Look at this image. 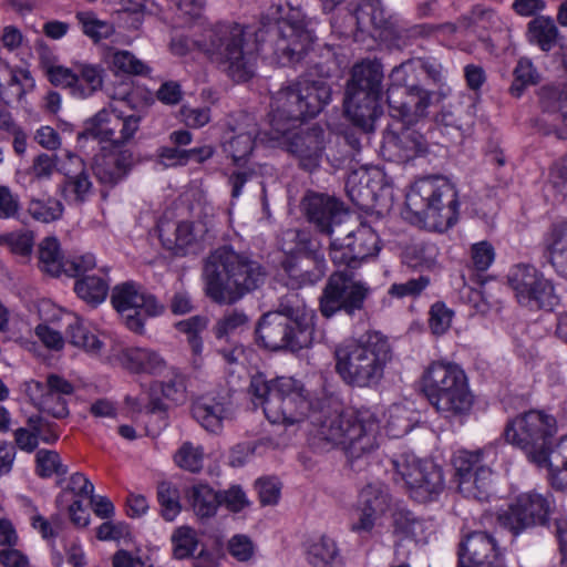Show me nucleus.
<instances>
[{
	"label": "nucleus",
	"mask_w": 567,
	"mask_h": 567,
	"mask_svg": "<svg viewBox=\"0 0 567 567\" xmlns=\"http://www.w3.org/2000/svg\"><path fill=\"white\" fill-rule=\"evenodd\" d=\"M439 255L437 247L427 243H415L409 245L402 255V260L410 268L430 269L436 262Z\"/></svg>",
	"instance_id": "obj_47"
},
{
	"label": "nucleus",
	"mask_w": 567,
	"mask_h": 567,
	"mask_svg": "<svg viewBox=\"0 0 567 567\" xmlns=\"http://www.w3.org/2000/svg\"><path fill=\"white\" fill-rule=\"evenodd\" d=\"M141 117L135 114L124 116L110 106L97 112L86 124L85 134L100 141L110 142L111 147L124 146L137 132Z\"/></svg>",
	"instance_id": "obj_19"
},
{
	"label": "nucleus",
	"mask_w": 567,
	"mask_h": 567,
	"mask_svg": "<svg viewBox=\"0 0 567 567\" xmlns=\"http://www.w3.org/2000/svg\"><path fill=\"white\" fill-rule=\"evenodd\" d=\"M172 542L174 557L177 559L190 557L197 547L196 533L187 526L177 528L172 536Z\"/></svg>",
	"instance_id": "obj_61"
},
{
	"label": "nucleus",
	"mask_w": 567,
	"mask_h": 567,
	"mask_svg": "<svg viewBox=\"0 0 567 567\" xmlns=\"http://www.w3.org/2000/svg\"><path fill=\"white\" fill-rule=\"evenodd\" d=\"M482 451H458L453 460L460 492L477 501H486L492 487V470L482 463Z\"/></svg>",
	"instance_id": "obj_18"
},
{
	"label": "nucleus",
	"mask_w": 567,
	"mask_h": 567,
	"mask_svg": "<svg viewBox=\"0 0 567 567\" xmlns=\"http://www.w3.org/2000/svg\"><path fill=\"white\" fill-rule=\"evenodd\" d=\"M107 272L109 268L102 267L99 269V274L78 278L74 284L78 297L91 306L103 302L110 290Z\"/></svg>",
	"instance_id": "obj_36"
},
{
	"label": "nucleus",
	"mask_w": 567,
	"mask_h": 567,
	"mask_svg": "<svg viewBox=\"0 0 567 567\" xmlns=\"http://www.w3.org/2000/svg\"><path fill=\"white\" fill-rule=\"evenodd\" d=\"M406 126L399 134H391L386 137L385 145L389 148L398 150V156L401 159H410L419 154L426 152V140L416 131L409 130Z\"/></svg>",
	"instance_id": "obj_40"
},
{
	"label": "nucleus",
	"mask_w": 567,
	"mask_h": 567,
	"mask_svg": "<svg viewBox=\"0 0 567 567\" xmlns=\"http://www.w3.org/2000/svg\"><path fill=\"white\" fill-rule=\"evenodd\" d=\"M422 388L444 417L465 415L473 405L465 372L455 363L433 362L423 373Z\"/></svg>",
	"instance_id": "obj_5"
},
{
	"label": "nucleus",
	"mask_w": 567,
	"mask_h": 567,
	"mask_svg": "<svg viewBox=\"0 0 567 567\" xmlns=\"http://www.w3.org/2000/svg\"><path fill=\"white\" fill-rule=\"evenodd\" d=\"M24 393L40 412L54 419H65L70 414L66 398L74 393V385L65 378L50 373L43 382L27 381Z\"/></svg>",
	"instance_id": "obj_16"
},
{
	"label": "nucleus",
	"mask_w": 567,
	"mask_h": 567,
	"mask_svg": "<svg viewBox=\"0 0 567 567\" xmlns=\"http://www.w3.org/2000/svg\"><path fill=\"white\" fill-rule=\"evenodd\" d=\"M274 55L281 65H295L302 61L313 43L312 33L300 23L282 20L271 30Z\"/></svg>",
	"instance_id": "obj_22"
},
{
	"label": "nucleus",
	"mask_w": 567,
	"mask_h": 567,
	"mask_svg": "<svg viewBox=\"0 0 567 567\" xmlns=\"http://www.w3.org/2000/svg\"><path fill=\"white\" fill-rule=\"evenodd\" d=\"M133 153L121 147H106L93 158L92 171L97 182L105 187H114L131 171Z\"/></svg>",
	"instance_id": "obj_25"
},
{
	"label": "nucleus",
	"mask_w": 567,
	"mask_h": 567,
	"mask_svg": "<svg viewBox=\"0 0 567 567\" xmlns=\"http://www.w3.org/2000/svg\"><path fill=\"white\" fill-rule=\"evenodd\" d=\"M192 414L206 431L219 433L224 422L233 420L235 408L228 393L206 395L193 403Z\"/></svg>",
	"instance_id": "obj_27"
},
{
	"label": "nucleus",
	"mask_w": 567,
	"mask_h": 567,
	"mask_svg": "<svg viewBox=\"0 0 567 567\" xmlns=\"http://www.w3.org/2000/svg\"><path fill=\"white\" fill-rule=\"evenodd\" d=\"M248 316L239 309L226 310L213 327L214 336L221 340L241 331L248 323Z\"/></svg>",
	"instance_id": "obj_53"
},
{
	"label": "nucleus",
	"mask_w": 567,
	"mask_h": 567,
	"mask_svg": "<svg viewBox=\"0 0 567 567\" xmlns=\"http://www.w3.org/2000/svg\"><path fill=\"white\" fill-rule=\"evenodd\" d=\"M66 337L74 347L87 353L100 354L103 342L92 333L79 318L68 326Z\"/></svg>",
	"instance_id": "obj_48"
},
{
	"label": "nucleus",
	"mask_w": 567,
	"mask_h": 567,
	"mask_svg": "<svg viewBox=\"0 0 567 567\" xmlns=\"http://www.w3.org/2000/svg\"><path fill=\"white\" fill-rule=\"evenodd\" d=\"M279 246L286 255L290 256L284 262V267L289 276L288 285L293 289L313 285L324 276V259L322 255L310 250V239L306 231L284 230L279 238Z\"/></svg>",
	"instance_id": "obj_8"
},
{
	"label": "nucleus",
	"mask_w": 567,
	"mask_h": 567,
	"mask_svg": "<svg viewBox=\"0 0 567 567\" xmlns=\"http://www.w3.org/2000/svg\"><path fill=\"white\" fill-rule=\"evenodd\" d=\"M76 78L74 96L84 99L102 89L104 69L99 64L76 62Z\"/></svg>",
	"instance_id": "obj_41"
},
{
	"label": "nucleus",
	"mask_w": 567,
	"mask_h": 567,
	"mask_svg": "<svg viewBox=\"0 0 567 567\" xmlns=\"http://www.w3.org/2000/svg\"><path fill=\"white\" fill-rule=\"evenodd\" d=\"M157 499L164 519L167 522L174 520L182 508L178 489L168 482H162L157 486Z\"/></svg>",
	"instance_id": "obj_55"
},
{
	"label": "nucleus",
	"mask_w": 567,
	"mask_h": 567,
	"mask_svg": "<svg viewBox=\"0 0 567 567\" xmlns=\"http://www.w3.org/2000/svg\"><path fill=\"white\" fill-rule=\"evenodd\" d=\"M302 207L309 223L331 238L344 239L351 243L354 230L351 228V214L342 202L333 196L309 193L302 200Z\"/></svg>",
	"instance_id": "obj_12"
},
{
	"label": "nucleus",
	"mask_w": 567,
	"mask_h": 567,
	"mask_svg": "<svg viewBox=\"0 0 567 567\" xmlns=\"http://www.w3.org/2000/svg\"><path fill=\"white\" fill-rule=\"evenodd\" d=\"M354 354V341L349 339L337 346L334 350L336 372L349 385L354 384L352 373V358Z\"/></svg>",
	"instance_id": "obj_57"
},
{
	"label": "nucleus",
	"mask_w": 567,
	"mask_h": 567,
	"mask_svg": "<svg viewBox=\"0 0 567 567\" xmlns=\"http://www.w3.org/2000/svg\"><path fill=\"white\" fill-rule=\"evenodd\" d=\"M186 497L199 518H209L220 506V495L206 483H196L187 488Z\"/></svg>",
	"instance_id": "obj_38"
},
{
	"label": "nucleus",
	"mask_w": 567,
	"mask_h": 567,
	"mask_svg": "<svg viewBox=\"0 0 567 567\" xmlns=\"http://www.w3.org/2000/svg\"><path fill=\"white\" fill-rule=\"evenodd\" d=\"M392 353L386 337L369 331L357 340V386L372 388L383 378Z\"/></svg>",
	"instance_id": "obj_15"
},
{
	"label": "nucleus",
	"mask_w": 567,
	"mask_h": 567,
	"mask_svg": "<svg viewBox=\"0 0 567 567\" xmlns=\"http://www.w3.org/2000/svg\"><path fill=\"white\" fill-rule=\"evenodd\" d=\"M158 230L163 246L176 256L187 255L196 245V236L190 223L182 221L176 225L166 223L161 225Z\"/></svg>",
	"instance_id": "obj_35"
},
{
	"label": "nucleus",
	"mask_w": 567,
	"mask_h": 567,
	"mask_svg": "<svg viewBox=\"0 0 567 567\" xmlns=\"http://www.w3.org/2000/svg\"><path fill=\"white\" fill-rule=\"evenodd\" d=\"M380 433V420L375 412L370 409L357 411V449L362 454H370L378 446Z\"/></svg>",
	"instance_id": "obj_37"
},
{
	"label": "nucleus",
	"mask_w": 567,
	"mask_h": 567,
	"mask_svg": "<svg viewBox=\"0 0 567 567\" xmlns=\"http://www.w3.org/2000/svg\"><path fill=\"white\" fill-rule=\"evenodd\" d=\"M382 80V65L375 58L357 63V128L367 133L374 130L375 121L383 113Z\"/></svg>",
	"instance_id": "obj_11"
},
{
	"label": "nucleus",
	"mask_w": 567,
	"mask_h": 567,
	"mask_svg": "<svg viewBox=\"0 0 567 567\" xmlns=\"http://www.w3.org/2000/svg\"><path fill=\"white\" fill-rule=\"evenodd\" d=\"M453 318V311L449 309L444 303L436 302L431 307L430 310V328L434 334H443L451 327Z\"/></svg>",
	"instance_id": "obj_64"
},
{
	"label": "nucleus",
	"mask_w": 567,
	"mask_h": 567,
	"mask_svg": "<svg viewBox=\"0 0 567 567\" xmlns=\"http://www.w3.org/2000/svg\"><path fill=\"white\" fill-rule=\"evenodd\" d=\"M507 280L522 306L553 310L559 303L551 281L530 265L514 266L508 272Z\"/></svg>",
	"instance_id": "obj_14"
},
{
	"label": "nucleus",
	"mask_w": 567,
	"mask_h": 567,
	"mask_svg": "<svg viewBox=\"0 0 567 567\" xmlns=\"http://www.w3.org/2000/svg\"><path fill=\"white\" fill-rule=\"evenodd\" d=\"M360 188L358 190L357 210L362 212L368 208L370 202H374L378 192L382 188V173L377 167H361L357 169Z\"/></svg>",
	"instance_id": "obj_43"
},
{
	"label": "nucleus",
	"mask_w": 567,
	"mask_h": 567,
	"mask_svg": "<svg viewBox=\"0 0 567 567\" xmlns=\"http://www.w3.org/2000/svg\"><path fill=\"white\" fill-rule=\"evenodd\" d=\"M172 378L162 384L163 395L172 402L178 404L183 403L186 399V382L182 373L176 369H169Z\"/></svg>",
	"instance_id": "obj_63"
},
{
	"label": "nucleus",
	"mask_w": 567,
	"mask_h": 567,
	"mask_svg": "<svg viewBox=\"0 0 567 567\" xmlns=\"http://www.w3.org/2000/svg\"><path fill=\"white\" fill-rule=\"evenodd\" d=\"M536 466L547 468L550 475L565 470L567 466V436L560 437L555 444L550 440V444H548Z\"/></svg>",
	"instance_id": "obj_52"
},
{
	"label": "nucleus",
	"mask_w": 567,
	"mask_h": 567,
	"mask_svg": "<svg viewBox=\"0 0 567 567\" xmlns=\"http://www.w3.org/2000/svg\"><path fill=\"white\" fill-rule=\"evenodd\" d=\"M75 18L82 32L94 42L110 38L115 31L112 23L100 20L92 11L78 12Z\"/></svg>",
	"instance_id": "obj_50"
},
{
	"label": "nucleus",
	"mask_w": 567,
	"mask_h": 567,
	"mask_svg": "<svg viewBox=\"0 0 567 567\" xmlns=\"http://www.w3.org/2000/svg\"><path fill=\"white\" fill-rule=\"evenodd\" d=\"M353 96H354V65L348 69V79L346 84V92L342 104L341 122L336 124V130L342 134L347 142L351 145V134L349 128L354 126V111H353Z\"/></svg>",
	"instance_id": "obj_49"
},
{
	"label": "nucleus",
	"mask_w": 567,
	"mask_h": 567,
	"mask_svg": "<svg viewBox=\"0 0 567 567\" xmlns=\"http://www.w3.org/2000/svg\"><path fill=\"white\" fill-rule=\"evenodd\" d=\"M416 60H408L395 66L390 73L388 91H416L423 87L419 84V68Z\"/></svg>",
	"instance_id": "obj_46"
},
{
	"label": "nucleus",
	"mask_w": 567,
	"mask_h": 567,
	"mask_svg": "<svg viewBox=\"0 0 567 567\" xmlns=\"http://www.w3.org/2000/svg\"><path fill=\"white\" fill-rule=\"evenodd\" d=\"M389 506V497L381 485H368L359 494L357 530L371 532Z\"/></svg>",
	"instance_id": "obj_28"
},
{
	"label": "nucleus",
	"mask_w": 567,
	"mask_h": 567,
	"mask_svg": "<svg viewBox=\"0 0 567 567\" xmlns=\"http://www.w3.org/2000/svg\"><path fill=\"white\" fill-rule=\"evenodd\" d=\"M393 533L400 538H411L416 543L426 542L427 527L412 512L398 509L393 513Z\"/></svg>",
	"instance_id": "obj_42"
},
{
	"label": "nucleus",
	"mask_w": 567,
	"mask_h": 567,
	"mask_svg": "<svg viewBox=\"0 0 567 567\" xmlns=\"http://www.w3.org/2000/svg\"><path fill=\"white\" fill-rule=\"evenodd\" d=\"M35 86L30 71L0 64V99L6 105L21 102Z\"/></svg>",
	"instance_id": "obj_32"
},
{
	"label": "nucleus",
	"mask_w": 567,
	"mask_h": 567,
	"mask_svg": "<svg viewBox=\"0 0 567 567\" xmlns=\"http://www.w3.org/2000/svg\"><path fill=\"white\" fill-rule=\"evenodd\" d=\"M556 432L557 423L553 415L530 410L508 422L504 436L507 443L520 449L536 465Z\"/></svg>",
	"instance_id": "obj_9"
},
{
	"label": "nucleus",
	"mask_w": 567,
	"mask_h": 567,
	"mask_svg": "<svg viewBox=\"0 0 567 567\" xmlns=\"http://www.w3.org/2000/svg\"><path fill=\"white\" fill-rule=\"evenodd\" d=\"M56 155L41 153L32 159V164L25 173L31 177V181L50 179L56 171Z\"/></svg>",
	"instance_id": "obj_62"
},
{
	"label": "nucleus",
	"mask_w": 567,
	"mask_h": 567,
	"mask_svg": "<svg viewBox=\"0 0 567 567\" xmlns=\"http://www.w3.org/2000/svg\"><path fill=\"white\" fill-rule=\"evenodd\" d=\"M121 365L133 373L162 374L167 369L165 359L155 350L127 347L117 354Z\"/></svg>",
	"instance_id": "obj_29"
},
{
	"label": "nucleus",
	"mask_w": 567,
	"mask_h": 567,
	"mask_svg": "<svg viewBox=\"0 0 567 567\" xmlns=\"http://www.w3.org/2000/svg\"><path fill=\"white\" fill-rule=\"evenodd\" d=\"M307 559L312 567H343L334 540L326 536L309 546Z\"/></svg>",
	"instance_id": "obj_44"
},
{
	"label": "nucleus",
	"mask_w": 567,
	"mask_h": 567,
	"mask_svg": "<svg viewBox=\"0 0 567 567\" xmlns=\"http://www.w3.org/2000/svg\"><path fill=\"white\" fill-rule=\"evenodd\" d=\"M551 506L547 497L537 493L519 495L506 511L498 514L501 526L514 535L536 524L544 525L550 514Z\"/></svg>",
	"instance_id": "obj_20"
},
{
	"label": "nucleus",
	"mask_w": 567,
	"mask_h": 567,
	"mask_svg": "<svg viewBox=\"0 0 567 567\" xmlns=\"http://www.w3.org/2000/svg\"><path fill=\"white\" fill-rule=\"evenodd\" d=\"M526 35L532 44L548 52L557 44L559 30L550 17L537 16L528 22Z\"/></svg>",
	"instance_id": "obj_39"
},
{
	"label": "nucleus",
	"mask_w": 567,
	"mask_h": 567,
	"mask_svg": "<svg viewBox=\"0 0 567 567\" xmlns=\"http://www.w3.org/2000/svg\"><path fill=\"white\" fill-rule=\"evenodd\" d=\"M513 74L514 81L509 89L513 96L519 97L526 86L537 83V73L532 61L526 58L518 61Z\"/></svg>",
	"instance_id": "obj_59"
},
{
	"label": "nucleus",
	"mask_w": 567,
	"mask_h": 567,
	"mask_svg": "<svg viewBox=\"0 0 567 567\" xmlns=\"http://www.w3.org/2000/svg\"><path fill=\"white\" fill-rule=\"evenodd\" d=\"M247 120V130L238 132L223 144V150L227 156H229L234 164L237 166H244L249 156L252 154L256 138L261 142L269 143L268 136H265V132L260 133L256 123L252 118L245 116Z\"/></svg>",
	"instance_id": "obj_33"
},
{
	"label": "nucleus",
	"mask_w": 567,
	"mask_h": 567,
	"mask_svg": "<svg viewBox=\"0 0 567 567\" xmlns=\"http://www.w3.org/2000/svg\"><path fill=\"white\" fill-rule=\"evenodd\" d=\"M309 417L313 429L310 431L311 444L324 450L328 445H344L348 429L339 416L323 419L321 414L312 412Z\"/></svg>",
	"instance_id": "obj_34"
},
{
	"label": "nucleus",
	"mask_w": 567,
	"mask_h": 567,
	"mask_svg": "<svg viewBox=\"0 0 567 567\" xmlns=\"http://www.w3.org/2000/svg\"><path fill=\"white\" fill-rule=\"evenodd\" d=\"M35 472L42 478L51 477L53 474L63 476L68 473V467L62 464L55 451L39 450L35 455Z\"/></svg>",
	"instance_id": "obj_58"
},
{
	"label": "nucleus",
	"mask_w": 567,
	"mask_h": 567,
	"mask_svg": "<svg viewBox=\"0 0 567 567\" xmlns=\"http://www.w3.org/2000/svg\"><path fill=\"white\" fill-rule=\"evenodd\" d=\"M203 278L205 292L214 302L234 305L258 289L265 282L266 272L258 261L225 245L207 256Z\"/></svg>",
	"instance_id": "obj_1"
},
{
	"label": "nucleus",
	"mask_w": 567,
	"mask_h": 567,
	"mask_svg": "<svg viewBox=\"0 0 567 567\" xmlns=\"http://www.w3.org/2000/svg\"><path fill=\"white\" fill-rule=\"evenodd\" d=\"M264 31L239 23H218L208 31L200 50L234 82H247L255 75L256 51Z\"/></svg>",
	"instance_id": "obj_2"
},
{
	"label": "nucleus",
	"mask_w": 567,
	"mask_h": 567,
	"mask_svg": "<svg viewBox=\"0 0 567 567\" xmlns=\"http://www.w3.org/2000/svg\"><path fill=\"white\" fill-rule=\"evenodd\" d=\"M331 258L334 264L343 265V270L332 274L320 297V311L323 317L331 318L339 310L352 315L354 311V272L351 262L354 260L351 243L336 237L330 243Z\"/></svg>",
	"instance_id": "obj_7"
},
{
	"label": "nucleus",
	"mask_w": 567,
	"mask_h": 567,
	"mask_svg": "<svg viewBox=\"0 0 567 567\" xmlns=\"http://www.w3.org/2000/svg\"><path fill=\"white\" fill-rule=\"evenodd\" d=\"M449 95L447 89L429 91H388L386 101L392 118L400 121L404 126H413L425 120L429 109L437 104Z\"/></svg>",
	"instance_id": "obj_17"
},
{
	"label": "nucleus",
	"mask_w": 567,
	"mask_h": 567,
	"mask_svg": "<svg viewBox=\"0 0 567 567\" xmlns=\"http://www.w3.org/2000/svg\"><path fill=\"white\" fill-rule=\"evenodd\" d=\"M380 219L381 214L372 209L357 210V260H368L380 252V238L375 228Z\"/></svg>",
	"instance_id": "obj_31"
},
{
	"label": "nucleus",
	"mask_w": 567,
	"mask_h": 567,
	"mask_svg": "<svg viewBox=\"0 0 567 567\" xmlns=\"http://www.w3.org/2000/svg\"><path fill=\"white\" fill-rule=\"evenodd\" d=\"M303 120H307V116L303 112L297 82L281 87L272 95L268 114V131H271L274 138H280L284 134L289 133L291 128H297Z\"/></svg>",
	"instance_id": "obj_21"
},
{
	"label": "nucleus",
	"mask_w": 567,
	"mask_h": 567,
	"mask_svg": "<svg viewBox=\"0 0 567 567\" xmlns=\"http://www.w3.org/2000/svg\"><path fill=\"white\" fill-rule=\"evenodd\" d=\"M385 23L380 0H357V42H367L363 49L372 50L378 45L377 37L368 34L369 28L381 30Z\"/></svg>",
	"instance_id": "obj_30"
},
{
	"label": "nucleus",
	"mask_w": 567,
	"mask_h": 567,
	"mask_svg": "<svg viewBox=\"0 0 567 567\" xmlns=\"http://www.w3.org/2000/svg\"><path fill=\"white\" fill-rule=\"evenodd\" d=\"M204 451L200 446H194L185 442L175 453L174 461L183 470L196 473L203 467Z\"/></svg>",
	"instance_id": "obj_60"
},
{
	"label": "nucleus",
	"mask_w": 567,
	"mask_h": 567,
	"mask_svg": "<svg viewBox=\"0 0 567 567\" xmlns=\"http://www.w3.org/2000/svg\"><path fill=\"white\" fill-rule=\"evenodd\" d=\"M271 146H279L297 156L300 165L312 171L319 165V158L323 148V131L320 127H312L306 132H297L296 128L280 138H274L271 131L265 133Z\"/></svg>",
	"instance_id": "obj_24"
},
{
	"label": "nucleus",
	"mask_w": 567,
	"mask_h": 567,
	"mask_svg": "<svg viewBox=\"0 0 567 567\" xmlns=\"http://www.w3.org/2000/svg\"><path fill=\"white\" fill-rule=\"evenodd\" d=\"M92 187L90 175L83 169L79 174L66 175L62 193L68 200L83 203L91 193Z\"/></svg>",
	"instance_id": "obj_54"
},
{
	"label": "nucleus",
	"mask_w": 567,
	"mask_h": 567,
	"mask_svg": "<svg viewBox=\"0 0 567 567\" xmlns=\"http://www.w3.org/2000/svg\"><path fill=\"white\" fill-rule=\"evenodd\" d=\"M111 302L121 315L127 329L138 334L144 332L146 318L159 316L164 311V306L157 301L155 296L134 281L114 286Z\"/></svg>",
	"instance_id": "obj_13"
},
{
	"label": "nucleus",
	"mask_w": 567,
	"mask_h": 567,
	"mask_svg": "<svg viewBox=\"0 0 567 567\" xmlns=\"http://www.w3.org/2000/svg\"><path fill=\"white\" fill-rule=\"evenodd\" d=\"M405 205L419 221L433 227H450L455 223L458 203L456 192L443 178L417 181L405 196Z\"/></svg>",
	"instance_id": "obj_6"
},
{
	"label": "nucleus",
	"mask_w": 567,
	"mask_h": 567,
	"mask_svg": "<svg viewBox=\"0 0 567 567\" xmlns=\"http://www.w3.org/2000/svg\"><path fill=\"white\" fill-rule=\"evenodd\" d=\"M391 465L395 481H401L416 502H431L444 489L442 468L431 461L404 452L393 457Z\"/></svg>",
	"instance_id": "obj_10"
},
{
	"label": "nucleus",
	"mask_w": 567,
	"mask_h": 567,
	"mask_svg": "<svg viewBox=\"0 0 567 567\" xmlns=\"http://www.w3.org/2000/svg\"><path fill=\"white\" fill-rule=\"evenodd\" d=\"M41 66L52 85L70 89L72 95H74V86L78 80L76 63H74L72 68H66L61 64L51 62L50 60L43 59L41 61Z\"/></svg>",
	"instance_id": "obj_51"
},
{
	"label": "nucleus",
	"mask_w": 567,
	"mask_h": 567,
	"mask_svg": "<svg viewBox=\"0 0 567 567\" xmlns=\"http://www.w3.org/2000/svg\"><path fill=\"white\" fill-rule=\"evenodd\" d=\"M316 315L296 291L280 298L277 309L265 313L256 334L260 346L270 351L297 352L313 341Z\"/></svg>",
	"instance_id": "obj_3"
},
{
	"label": "nucleus",
	"mask_w": 567,
	"mask_h": 567,
	"mask_svg": "<svg viewBox=\"0 0 567 567\" xmlns=\"http://www.w3.org/2000/svg\"><path fill=\"white\" fill-rule=\"evenodd\" d=\"M66 259L60 251V244L56 238H44L39 246V264L43 272L58 277L64 274Z\"/></svg>",
	"instance_id": "obj_45"
},
{
	"label": "nucleus",
	"mask_w": 567,
	"mask_h": 567,
	"mask_svg": "<svg viewBox=\"0 0 567 567\" xmlns=\"http://www.w3.org/2000/svg\"><path fill=\"white\" fill-rule=\"evenodd\" d=\"M249 391L255 405H261L271 423L293 425L309 416L310 403L305 395L303 385L289 377L271 381L261 375L254 377Z\"/></svg>",
	"instance_id": "obj_4"
},
{
	"label": "nucleus",
	"mask_w": 567,
	"mask_h": 567,
	"mask_svg": "<svg viewBox=\"0 0 567 567\" xmlns=\"http://www.w3.org/2000/svg\"><path fill=\"white\" fill-rule=\"evenodd\" d=\"M461 567H505L495 539L486 532H473L461 543Z\"/></svg>",
	"instance_id": "obj_26"
},
{
	"label": "nucleus",
	"mask_w": 567,
	"mask_h": 567,
	"mask_svg": "<svg viewBox=\"0 0 567 567\" xmlns=\"http://www.w3.org/2000/svg\"><path fill=\"white\" fill-rule=\"evenodd\" d=\"M330 76V68L318 62L297 81L307 118L316 117L331 102L332 89L327 82Z\"/></svg>",
	"instance_id": "obj_23"
},
{
	"label": "nucleus",
	"mask_w": 567,
	"mask_h": 567,
	"mask_svg": "<svg viewBox=\"0 0 567 567\" xmlns=\"http://www.w3.org/2000/svg\"><path fill=\"white\" fill-rule=\"evenodd\" d=\"M63 205L55 198L31 199L28 205V213L38 221L51 223L61 218Z\"/></svg>",
	"instance_id": "obj_56"
}]
</instances>
